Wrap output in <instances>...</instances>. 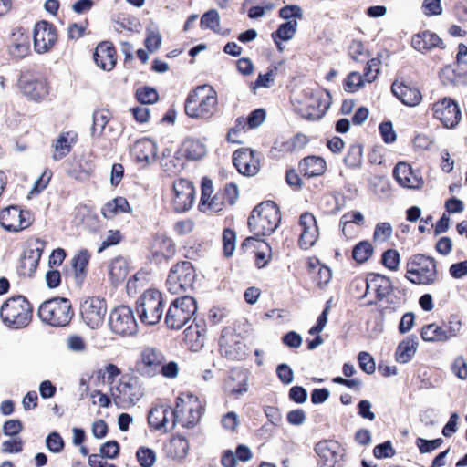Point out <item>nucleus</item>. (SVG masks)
Masks as SVG:
<instances>
[{
  "mask_svg": "<svg viewBox=\"0 0 467 467\" xmlns=\"http://www.w3.org/2000/svg\"><path fill=\"white\" fill-rule=\"evenodd\" d=\"M33 306L22 295L12 296L7 298L0 308L2 322L12 329H20L27 327L32 320Z\"/></svg>",
  "mask_w": 467,
  "mask_h": 467,
  "instance_id": "nucleus-1",
  "label": "nucleus"
},
{
  "mask_svg": "<svg viewBox=\"0 0 467 467\" xmlns=\"http://www.w3.org/2000/svg\"><path fill=\"white\" fill-rule=\"evenodd\" d=\"M37 316L45 324L56 327H65L69 325L74 311L68 298L54 296L45 300L39 306Z\"/></svg>",
  "mask_w": 467,
  "mask_h": 467,
  "instance_id": "nucleus-2",
  "label": "nucleus"
},
{
  "mask_svg": "<svg viewBox=\"0 0 467 467\" xmlns=\"http://www.w3.org/2000/svg\"><path fill=\"white\" fill-rule=\"evenodd\" d=\"M405 277L414 285H432L438 279L437 261L425 254H412L407 261Z\"/></svg>",
  "mask_w": 467,
  "mask_h": 467,
  "instance_id": "nucleus-3",
  "label": "nucleus"
},
{
  "mask_svg": "<svg viewBox=\"0 0 467 467\" xmlns=\"http://www.w3.org/2000/svg\"><path fill=\"white\" fill-rule=\"evenodd\" d=\"M197 300L191 296H182L171 301L165 316V324L171 330L182 329L196 314Z\"/></svg>",
  "mask_w": 467,
  "mask_h": 467,
  "instance_id": "nucleus-4",
  "label": "nucleus"
},
{
  "mask_svg": "<svg viewBox=\"0 0 467 467\" xmlns=\"http://www.w3.org/2000/svg\"><path fill=\"white\" fill-rule=\"evenodd\" d=\"M163 299L160 291L146 290L136 300V311L140 320L148 326L158 324L163 313Z\"/></svg>",
  "mask_w": 467,
  "mask_h": 467,
  "instance_id": "nucleus-5",
  "label": "nucleus"
},
{
  "mask_svg": "<svg viewBox=\"0 0 467 467\" xmlns=\"http://www.w3.org/2000/svg\"><path fill=\"white\" fill-rule=\"evenodd\" d=\"M196 276L195 268L190 261H180L171 267L166 285L171 294L192 291Z\"/></svg>",
  "mask_w": 467,
  "mask_h": 467,
  "instance_id": "nucleus-6",
  "label": "nucleus"
},
{
  "mask_svg": "<svg viewBox=\"0 0 467 467\" xmlns=\"http://www.w3.org/2000/svg\"><path fill=\"white\" fill-rule=\"evenodd\" d=\"M119 394L111 393L113 401L119 409H129L144 396V389L139 384V378L134 376H122L119 384L116 387Z\"/></svg>",
  "mask_w": 467,
  "mask_h": 467,
  "instance_id": "nucleus-7",
  "label": "nucleus"
},
{
  "mask_svg": "<svg viewBox=\"0 0 467 467\" xmlns=\"http://www.w3.org/2000/svg\"><path fill=\"white\" fill-rule=\"evenodd\" d=\"M109 325L111 331L120 336H133L138 329L134 312L128 306H119L109 314Z\"/></svg>",
  "mask_w": 467,
  "mask_h": 467,
  "instance_id": "nucleus-8",
  "label": "nucleus"
},
{
  "mask_svg": "<svg viewBox=\"0 0 467 467\" xmlns=\"http://www.w3.org/2000/svg\"><path fill=\"white\" fill-rule=\"evenodd\" d=\"M106 312L107 303L103 297H88L80 305L81 317L91 329H97L103 324Z\"/></svg>",
  "mask_w": 467,
  "mask_h": 467,
  "instance_id": "nucleus-9",
  "label": "nucleus"
},
{
  "mask_svg": "<svg viewBox=\"0 0 467 467\" xmlns=\"http://www.w3.org/2000/svg\"><path fill=\"white\" fill-rule=\"evenodd\" d=\"M165 361V355L157 348L146 347L140 358L135 363V371L142 377L153 378L158 374V368Z\"/></svg>",
  "mask_w": 467,
  "mask_h": 467,
  "instance_id": "nucleus-10",
  "label": "nucleus"
},
{
  "mask_svg": "<svg viewBox=\"0 0 467 467\" xmlns=\"http://www.w3.org/2000/svg\"><path fill=\"white\" fill-rule=\"evenodd\" d=\"M433 116L448 129L455 128L461 119L462 112L457 101L451 98H443L432 107Z\"/></svg>",
  "mask_w": 467,
  "mask_h": 467,
  "instance_id": "nucleus-11",
  "label": "nucleus"
},
{
  "mask_svg": "<svg viewBox=\"0 0 467 467\" xmlns=\"http://www.w3.org/2000/svg\"><path fill=\"white\" fill-rule=\"evenodd\" d=\"M173 209L176 213H185L189 211L195 200V188L192 182L180 178L173 182Z\"/></svg>",
  "mask_w": 467,
  "mask_h": 467,
  "instance_id": "nucleus-12",
  "label": "nucleus"
},
{
  "mask_svg": "<svg viewBox=\"0 0 467 467\" xmlns=\"http://www.w3.org/2000/svg\"><path fill=\"white\" fill-rule=\"evenodd\" d=\"M18 87L23 94L33 101H40L49 93L46 79L36 78L29 72L20 74Z\"/></svg>",
  "mask_w": 467,
  "mask_h": 467,
  "instance_id": "nucleus-13",
  "label": "nucleus"
},
{
  "mask_svg": "<svg viewBox=\"0 0 467 467\" xmlns=\"http://www.w3.org/2000/svg\"><path fill=\"white\" fill-rule=\"evenodd\" d=\"M393 176L399 185L403 188L419 190L424 184L420 172L419 171H413L411 166L404 161H400L395 165Z\"/></svg>",
  "mask_w": 467,
  "mask_h": 467,
  "instance_id": "nucleus-14",
  "label": "nucleus"
},
{
  "mask_svg": "<svg viewBox=\"0 0 467 467\" xmlns=\"http://www.w3.org/2000/svg\"><path fill=\"white\" fill-rule=\"evenodd\" d=\"M57 38L54 26L48 22L41 21L36 24L34 29V47L38 54L48 51Z\"/></svg>",
  "mask_w": 467,
  "mask_h": 467,
  "instance_id": "nucleus-15",
  "label": "nucleus"
},
{
  "mask_svg": "<svg viewBox=\"0 0 467 467\" xmlns=\"http://www.w3.org/2000/svg\"><path fill=\"white\" fill-rule=\"evenodd\" d=\"M402 290L391 285L390 278L381 275V316L387 310L389 312L399 307L404 301Z\"/></svg>",
  "mask_w": 467,
  "mask_h": 467,
  "instance_id": "nucleus-16",
  "label": "nucleus"
},
{
  "mask_svg": "<svg viewBox=\"0 0 467 467\" xmlns=\"http://www.w3.org/2000/svg\"><path fill=\"white\" fill-rule=\"evenodd\" d=\"M440 78L444 85H467V60H453L441 70Z\"/></svg>",
  "mask_w": 467,
  "mask_h": 467,
  "instance_id": "nucleus-17",
  "label": "nucleus"
},
{
  "mask_svg": "<svg viewBox=\"0 0 467 467\" xmlns=\"http://www.w3.org/2000/svg\"><path fill=\"white\" fill-rule=\"evenodd\" d=\"M225 330L226 329H223L222 331V336L218 342L221 355L229 360L244 359L247 355V347L245 343L240 340V335H234L232 342H226L224 336Z\"/></svg>",
  "mask_w": 467,
  "mask_h": 467,
  "instance_id": "nucleus-18",
  "label": "nucleus"
},
{
  "mask_svg": "<svg viewBox=\"0 0 467 467\" xmlns=\"http://www.w3.org/2000/svg\"><path fill=\"white\" fill-rule=\"evenodd\" d=\"M340 445L335 441H321L315 446V451L319 457L318 467H334L339 461L338 450Z\"/></svg>",
  "mask_w": 467,
  "mask_h": 467,
  "instance_id": "nucleus-19",
  "label": "nucleus"
},
{
  "mask_svg": "<svg viewBox=\"0 0 467 467\" xmlns=\"http://www.w3.org/2000/svg\"><path fill=\"white\" fill-rule=\"evenodd\" d=\"M392 94L404 105L415 107L422 100V95L414 86H399L391 84Z\"/></svg>",
  "mask_w": 467,
  "mask_h": 467,
  "instance_id": "nucleus-20",
  "label": "nucleus"
},
{
  "mask_svg": "<svg viewBox=\"0 0 467 467\" xmlns=\"http://www.w3.org/2000/svg\"><path fill=\"white\" fill-rule=\"evenodd\" d=\"M78 134L75 131H64L53 140L52 148L55 153L52 158L54 161H59L66 157L72 150L73 144L77 142Z\"/></svg>",
  "mask_w": 467,
  "mask_h": 467,
  "instance_id": "nucleus-21",
  "label": "nucleus"
},
{
  "mask_svg": "<svg viewBox=\"0 0 467 467\" xmlns=\"http://www.w3.org/2000/svg\"><path fill=\"white\" fill-rule=\"evenodd\" d=\"M90 254L87 249L79 250L72 258L71 265L76 285L81 287L88 275Z\"/></svg>",
  "mask_w": 467,
  "mask_h": 467,
  "instance_id": "nucleus-22",
  "label": "nucleus"
},
{
  "mask_svg": "<svg viewBox=\"0 0 467 467\" xmlns=\"http://www.w3.org/2000/svg\"><path fill=\"white\" fill-rule=\"evenodd\" d=\"M258 217L263 216L270 222V227H278L281 223V212L277 203L271 200L261 202L253 210Z\"/></svg>",
  "mask_w": 467,
  "mask_h": 467,
  "instance_id": "nucleus-23",
  "label": "nucleus"
},
{
  "mask_svg": "<svg viewBox=\"0 0 467 467\" xmlns=\"http://www.w3.org/2000/svg\"><path fill=\"white\" fill-rule=\"evenodd\" d=\"M299 168L304 177L313 178L325 173L327 162L321 156L309 155L300 161Z\"/></svg>",
  "mask_w": 467,
  "mask_h": 467,
  "instance_id": "nucleus-24",
  "label": "nucleus"
},
{
  "mask_svg": "<svg viewBox=\"0 0 467 467\" xmlns=\"http://www.w3.org/2000/svg\"><path fill=\"white\" fill-rule=\"evenodd\" d=\"M419 345L416 335H410L400 341L395 351V359L400 364L410 362L416 354Z\"/></svg>",
  "mask_w": 467,
  "mask_h": 467,
  "instance_id": "nucleus-25",
  "label": "nucleus"
},
{
  "mask_svg": "<svg viewBox=\"0 0 467 467\" xmlns=\"http://www.w3.org/2000/svg\"><path fill=\"white\" fill-rule=\"evenodd\" d=\"M218 105L217 93L213 88L210 87L208 94L205 96L199 95L198 100V113L199 119H209L212 118Z\"/></svg>",
  "mask_w": 467,
  "mask_h": 467,
  "instance_id": "nucleus-26",
  "label": "nucleus"
},
{
  "mask_svg": "<svg viewBox=\"0 0 467 467\" xmlns=\"http://www.w3.org/2000/svg\"><path fill=\"white\" fill-rule=\"evenodd\" d=\"M132 212L128 200L122 196H117L106 202L101 208V214L105 219H112L119 213H130Z\"/></svg>",
  "mask_w": 467,
  "mask_h": 467,
  "instance_id": "nucleus-27",
  "label": "nucleus"
},
{
  "mask_svg": "<svg viewBox=\"0 0 467 467\" xmlns=\"http://www.w3.org/2000/svg\"><path fill=\"white\" fill-rule=\"evenodd\" d=\"M441 39L434 33L423 31L412 37L411 45L414 49L424 53L433 47H440Z\"/></svg>",
  "mask_w": 467,
  "mask_h": 467,
  "instance_id": "nucleus-28",
  "label": "nucleus"
},
{
  "mask_svg": "<svg viewBox=\"0 0 467 467\" xmlns=\"http://www.w3.org/2000/svg\"><path fill=\"white\" fill-rule=\"evenodd\" d=\"M182 149L184 150L185 159L188 161H199L202 159L207 152L205 144L198 139L186 137L182 140Z\"/></svg>",
  "mask_w": 467,
  "mask_h": 467,
  "instance_id": "nucleus-29",
  "label": "nucleus"
},
{
  "mask_svg": "<svg viewBox=\"0 0 467 467\" xmlns=\"http://www.w3.org/2000/svg\"><path fill=\"white\" fill-rule=\"evenodd\" d=\"M170 410V406L161 405L151 408L147 416L150 427L154 430L165 429L164 431H168L166 425L168 423V414L171 413Z\"/></svg>",
  "mask_w": 467,
  "mask_h": 467,
  "instance_id": "nucleus-30",
  "label": "nucleus"
},
{
  "mask_svg": "<svg viewBox=\"0 0 467 467\" xmlns=\"http://www.w3.org/2000/svg\"><path fill=\"white\" fill-rule=\"evenodd\" d=\"M375 75L372 76V78H365V76H361V74L358 71H351L348 74L343 81L344 90L348 93H355L362 88L366 82L374 81L378 75L379 74V68L377 67L374 69Z\"/></svg>",
  "mask_w": 467,
  "mask_h": 467,
  "instance_id": "nucleus-31",
  "label": "nucleus"
},
{
  "mask_svg": "<svg viewBox=\"0 0 467 467\" xmlns=\"http://www.w3.org/2000/svg\"><path fill=\"white\" fill-rule=\"evenodd\" d=\"M313 103L307 105L306 113L302 114V117L307 120L316 121L321 119L327 110L330 109L332 101L328 100L321 109L324 100L321 95L313 97Z\"/></svg>",
  "mask_w": 467,
  "mask_h": 467,
  "instance_id": "nucleus-32",
  "label": "nucleus"
},
{
  "mask_svg": "<svg viewBox=\"0 0 467 467\" xmlns=\"http://www.w3.org/2000/svg\"><path fill=\"white\" fill-rule=\"evenodd\" d=\"M229 380L236 381L237 384L230 389V393L235 397L241 396L248 391L249 372L246 369L234 368L228 376Z\"/></svg>",
  "mask_w": 467,
  "mask_h": 467,
  "instance_id": "nucleus-33",
  "label": "nucleus"
},
{
  "mask_svg": "<svg viewBox=\"0 0 467 467\" xmlns=\"http://www.w3.org/2000/svg\"><path fill=\"white\" fill-rule=\"evenodd\" d=\"M420 336L426 342H446L449 340L447 330L435 323L423 326Z\"/></svg>",
  "mask_w": 467,
  "mask_h": 467,
  "instance_id": "nucleus-34",
  "label": "nucleus"
},
{
  "mask_svg": "<svg viewBox=\"0 0 467 467\" xmlns=\"http://www.w3.org/2000/svg\"><path fill=\"white\" fill-rule=\"evenodd\" d=\"M18 205L11 204L0 211V226L9 233H16Z\"/></svg>",
  "mask_w": 467,
  "mask_h": 467,
  "instance_id": "nucleus-35",
  "label": "nucleus"
},
{
  "mask_svg": "<svg viewBox=\"0 0 467 467\" xmlns=\"http://www.w3.org/2000/svg\"><path fill=\"white\" fill-rule=\"evenodd\" d=\"M109 275L111 283L118 285L124 281L128 275V264L123 257H116L109 266Z\"/></svg>",
  "mask_w": 467,
  "mask_h": 467,
  "instance_id": "nucleus-36",
  "label": "nucleus"
},
{
  "mask_svg": "<svg viewBox=\"0 0 467 467\" xmlns=\"http://www.w3.org/2000/svg\"><path fill=\"white\" fill-rule=\"evenodd\" d=\"M135 148L140 149L139 153L136 155L137 162L150 163V155H152L153 158L157 156V144L150 138H144L137 141Z\"/></svg>",
  "mask_w": 467,
  "mask_h": 467,
  "instance_id": "nucleus-37",
  "label": "nucleus"
},
{
  "mask_svg": "<svg viewBox=\"0 0 467 467\" xmlns=\"http://www.w3.org/2000/svg\"><path fill=\"white\" fill-rule=\"evenodd\" d=\"M206 85L199 86L196 88L191 90L184 102L185 114L192 119H199L198 113V100L199 93L205 91Z\"/></svg>",
  "mask_w": 467,
  "mask_h": 467,
  "instance_id": "nucleus-38",
  "label": "nucleus"
},
{
  "mask_svg": "<svg viewBox=\"0 0 467 467\" xmlns=\"http://www.w3.org/2000/svg\"><path fill=\"white\" fill-rule=\"evenodd\" d=\"M285 60H279L276 65H271L267 67L265 73H259L256 80L252 83L251 89L255 90L258 88H270L275 81V77L281 66Z\"/></svg>",
  "mask_w": 467,
  "mask_h": 467,
  "instance_id": "nucleus-39",
  "label": "nucleus"
},
{
  "mask_svg": "<svg viewBox=\"0 0 467 467\" xmlns=\"http://www.w3.org/2000/svg\"><path fill=\"white\" fill-rule=\"evenodd\" d=\"M109 110H95L92 115L91 137L99 138L109 121Z\"/></svg>",
  "mask_w": 467,
  "mask_h": 467,
  "instance_id": "nucleus-40",
  "label": "nucleus"
},
{
  "mask_svg": "<svg viewBox=\"0 0 467 467\" xmlns=\"http://www.w3.org/2000/svg\"><path fill=\"white\" fill-rule=\"evenodd\" d=\"M297 21L296 20H289L279 26L276 31L272 34V37L276 43L278 48L281 50V47L277 42V39H281L284 41L290 40L295 36L297 29Z\"/></svg>",
  "mask_w": 467,
  "mask_h": 467,
  "instance_id": "nucleus-41",
  "label": "nucleus"
},
{
  "mask_svg": "<svg viewBox=\"0 0 467 467\" xmlns=\"http://www.w3.org/2000/svg\"><path fill=\"white\" fill-rule=\"evenodd\" d=\"M265 217H258L256 213H254L252 211L247 221V225L249 231L256 230L257 233H263L264 234H274L278 227H274L271 229L270 222L266 221Z\"/></svg>",
  "mask_w": 467,
  "mask_h": 467,
  "instance_id": "nucleus-42",
  "label": "nucleus"
},
{
  "mask_svg": "<svg viewBox=\"0 0 467 467\" xmlns=\"http://www.w3.org/2000/svg\"><path fill=\"white\" fill-rule=\"evenodd\" d=\"M373 251L369 241L363 240L353 246L352 257L358 264H364L372 256Z\"/></svg>",
  "mask_w": 467,
  "mask_h": 467,
  "instance_id": "nucleus-43",
  "label": "nucleus"
},
{
  "mask_svg": "<svg viewBox=\"0 0 467 467\" xmlns=\"http://www.w3.org/2000/svg\"><path fill=\"white\" fill-rule=\"evenodd\" d=\"M363 156V147L360 144L350 145L343 161L350 169H357L361 166Z\"/></svg>",
  "mask_w": 467,
  "mask_h": 467,
  "instance_id": "nucleus-44",
  "label": "nucleus"
},
{
  "mask_svg": "<svg viewBox=\"0 0 467 467\" xmlns=\"http://www.w3.org/2000/svg\"><path fill=\"white\" fill-rule=\"evenodd\" d=\"M348 216L351 217L352 223L358 226H360L364 223V215L359 211H351L343 214L339 222V227L341 229L343 235L347 238H350L352 235L350 227L348 226V221H346L348 218Z\"/></svg>",
  "mask_w": 467,
  "mask_h": 467,
  "instance_id": "nucleus-45",
  "label": "nucleus"
},
{
  "mask_svg": "<svg viewBox=\"0 0 467 467\" xmlns=\"http://www.w3.org/2000/svg\"><path fill=\"white\" fill-rule=\"evenodd\" d=\"M135 98L142 105H150L156 103L160 97L154 87L142 86L137 88Z\"/></svg>",
  "mask_w": 467,
  "mask_h": 467,
  "instance_id": "nucleus-46",
  "label": "nucleus"
},
{
  "mask_svg": "<svg viewBox=\"0 0 467 467\" xmlns=\"http://www.w3.org/2000/svg\"><path fill=\"white\" fill-rule=\"evenodd\" d=\"M400 264V254L397 249L388 248L381 253V265L389 271H398Z\"/></svg>",
  "mask_w": 467,
  "mask_h": 467,
  "instance_id": "nucleus-47",
  "label": "nucleus"
},
{
  "mask_svg": "<svg viewBox=\"0 0 467 467\" xmlns=\"http://www.w3.org/2000/svg\"><path fill=\"white\" fill-rule=\"evenodd\" d=\"M256 155V151L252 148H240L233 153V164L237 170L241 171L242 166L246 161H253Z\"/></svg>",
  "mask_w": 467,
  "mask_h": 467,
  "instance_id": "nucleus-48",
  "label": "nucleus"
},
{
  "mask_svg": "<svg viewBox=\"0 0 467 467\" xmlns=\"http://www.w3.org/2000/svg\"><path fill=\"white\" fill-rule=\"evenodd\" d=\"M28 244L33 249L36 254V257L33 262L30 263L28 276L33 277L35 272L36 271L41 256L44 253L47 242L41 238H36L34 241H29Z\"/></svg>",
  "mask_w": 467,
  "mask_h": 467,
  "instance_id": "nucleus-49",
  "label": "nucleus"
},
{
  "mask_svg": "<svg viewBox=\"0 0 467 467\" xmlns=\"http://www.w3.org/2000/svg\"><path fill=\"white\" fill-rule=\"evenodd\" d=\"M136 459L140 467H152L156 462V452L153 449L140 446L136 451Z\"/></svg>",
  "mask_w": 467,
  "mask_h": 467,
  "instance_id": "nucleus-50",
  "label": "nucleus"
},
{
  "mask_svg": "<svg viewBox=\"0 0 467 467\" xmlns=\"http://www.w3.org/2000/svg\"><path fill=\"white\" fill-rule=\"evenodd\" d=\"M246 2L252 4L247 0ZM255 4L256 5L250 7V9L248 10V17L250 19L261 18L265 16L267 13L274 10L276 6L275 3L267 0H264L263 2H256Z\"/></svg>",
  "mask_w": 467,
  "mask_h": 467,
  "instance_id": "nucleus-51",
  "label": "nucleus"
},
{
  "mask_svg": "<svg viewBox=\"0 0 467 467\" xmlns=\"http://www.w3.org/2000/svg\"><path fill=\"white\" fill-rule=\"evenodd\" d=\"M47 449L52 453H60L65 448V441L57 431H50L45 440Z\"/></svg>",
  "mask_w": 467,
  "mask_h": 467,
  "instance_id": "nucleus-52",
  "label": "nucleus"
},
{
  "mask_svg": "<svg viewBox=\"0 0 467 467\" xmlns=\"http://www.w3.org/2000/svg\"><path fill=\"white\" fill-rule=\"evenodd\" d=\"M161 44V35L160 30L155 26H150L147 28V37L145 39L146 48L150 53L158 50Z\"/></svg>",
  "mask_w": 467,
  "mask_h": 467,
  "instance_id": "nucleus-53",
  "label": "nucleus"
},
{
  "mask_svg": "<svg viewBox=\"0 0 467 467\" xmlns=\"http://www.w3.org/2000/svg\"><path fill=\"white\" fill-rule=\"evenodd\" d=\"M236 246V232L231 228H225L223 232V254L229 258L234 255Z\"/></svg>",
  "mask_w": 467,
  "mask_h": 467,
  "instance_id": "nucleus-54",
  "label": "nucleus"
},
{
  "mask_svg": "<svg viewBox=\"0 0 467 467\" xmlns=\"http://www.w3.org/2000/svg\"><path fill=\"white\" fill-rule=\"evenodd\" d=\"M120 454V445L116 440H109L99 447V457L103 459H116Z\"/></svg>",
  "mask_w": 467,
  "mask_h": 467,
  "instance_id": "nucleus-55",
  "label": "nucleus"
},
{
  "mask_svg": "<svg viewBox=\"0 0 467 467\" xmlns=\"http://www.w3.org/2000/svg\"><path fill=\"white\" fill-rule=\"evenodd\" d=\"M220 26V15L215 9H211L204 13L201 18V27L211 29L214 32L218 31Z\"/></svg>",
  "mask_w": 467,
  "mask_h": 467,
  "instance_id": "nucleus-56",
  "label": "nucleus"
},
{
  "mask_svg": "<svg viewBox=\"0 0 467 467\" xmlns=\"http://www.w3.org/2000/svg\"><path fill=\"white\" fill-rule=\"evenodd\" d=\"M171 444L174 448V453L177 458L183 459L187 456L189 451V443L185 436L180 433L173 435L171 440Z\"/></svg>",
  "mask_w": 467,
  "mask_h": 467,
  "instance_id": "nucleus-57",
  "label": "nucleus"
},
{
  "mask_svg": "<svg viewBox=\"0 0 467 467\" xmlns=\"http://www.w3.org/2000/svg\"><path fill=\"white\" fill-rule=\"evenodd\" d=\"M416 82V73L410 67H402L397 74L392 84L399 86H414Z\"/></svg>",
  "mask_w": 467,
  "mask_h": 467,
  "instance_id": "nucleus-58",
  "label": "nucleus"
},
{
  "mask_svg": "<svg viewBox=\"0 0 467 467\" xmlns=\"http://www.w3.org/2000/svg\"><path fill=\"white\" fill-rule=\"evenodd\" d=\"M358 362L360 369L368 375L376 371V361L367 351H360L358 354Z\"/></svg>",
  "mask_w": 467,
  "mask_h": 467,
  "instance_id": "nucleus-59",
  "label": "nucleus"
},
{
  "mask_svg": "<svg viewBox=\"0 0 467 467\" xmlns=\"http://www.w3.org/2000/svg\"><path fill=\"white\" fill-rule=\"evenodd\" d=\"M317 236H318V227L317 226L314 227L313 230H311V229L303 230L300 234L299 240H298L299 247L304 250H306V249L312 247L316 244V242L317 240Z\"/></svg>",
  "mask_w": 467,
  "mask_h": 467,
  "instance_id": "nucleus-60",
  "label": "nucleus"
},
{
  "mask_svg": "<svg viewBox=\"0 0 467 467\" xmlns=\"http://www.w3.org/2000/svg\"><path fill=\"white\" fill-rule=\"evenodd\" d=\"M275 373L280 382L285 385H290L295 379V373L287 363H280L276 366Z\"/></svg>",
  "mask_w": 467,
  "mask_h": 467,
  "instance_id": "nucleus-61",
  "label": "nucleus"
},
{
  "mask_svg": "<svg viewBox=\"0 0 467 467\" xmlns=\"http://www.w3.org/2000/svg\"><path fill=\"white\" fill-rule=\"evenodd\" d=\"M416 446L418 447L420 453H430L436 449H438L442 443L443 440L441 438H436L432 440H427L424 438H417L416 439Z\"/></svg>",
  "mask_w": 467,
  "mask_h": 467,
  "instance_id": "nucleus-62",
  "label": "nucleus"
},
{
  "mask_svg": "<svg viewBox=\"0 0 467 467\" xmlns=\"http://www.w3.org/2000/svg\"><path fill=\"white\" fill-rule=\"evenodd\" d=\"M266 118V111L263 108L253 109L246 117L245 121L250 130L256 129L263 124Z\"/></svg>",
  "mask_w": 467,
  "mask_h": 467,
  "instance_id": "nucleus-63",
  "label": "nucleus"
},
{
  "mask_svg": "<svg viewBox=\"0 0 467 467\" xmlns=\"http://www.w3.org/2000/svg\"><path fill=\"white\" fill-rule=\"evenodd\" d=\"M24 429V424L19 419H10L4 422L2 431L5 436L16 437Z\"/></svg>",
  "mask_w": 467,
  "mask_h": 467,
  "instance_id": "nucleus-64",
  "label": "nucleus"
}]
</instances>
